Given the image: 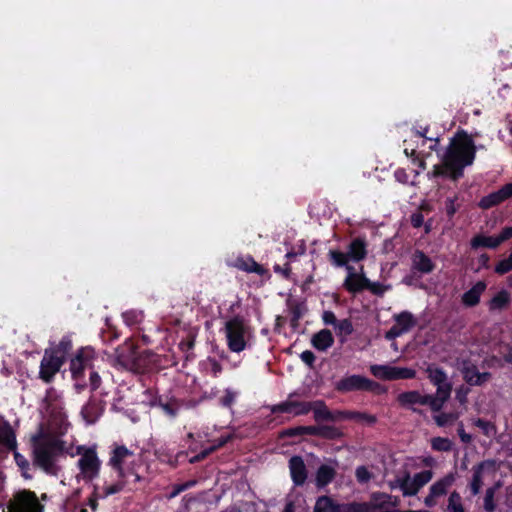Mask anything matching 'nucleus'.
<instances>
[{
  "mask_svg": "<svg viewBox=\"0 0 512 512\" xmlns=\"http://www.w3.org/2000/svg\"><path fill=\"white\" fill-rule=\"evenodd\" d=\"M430 383L436 387L435 394H421L417 390L405 391L398 395L397 401L402 407L416 412L413 405L429 406L432 412H440L445 403L450 399L452 383L448 379L446 371L435 364H430L425 370Z\"/></svg>",
  "mask_w": 512,
  "mask_h": 512,
  "instance_id": "f257e3e1",
  "label": "nucleus"
},
{
  "mask_svg": "<svg viewBox=\"0 0 512 512\" xmlns=\"http://www.w3.org/2000/svg\"><path fill=\"white\" fill-rule=\"evenodd\" d=\"M96 359L95 350L91 347H81L75 356L70 360V372L75 381L74 388L81 393L87 387L85 371H89V387L92 392L96 391L102 384V379L94 367Z\"/></svg>",
  "mask_w": 512,
  "mask_h": 512,
  "instance_id": "f03ea898",
  "label": "nucleus"
},
{
  "mask_svg": "<svg viewBox=\"0 0 512 512\" xmlns=\"http://www.w3.org/2000/svg\"><path fill=\"white\" fill-rule=\"evenodd\" d=\"M475 154V144L470 137L451 142L443 156V163L449 170V178L453 181L462 178L464 168L473 163Z\"/></svg>",
  "mask_w": 512,
  "mask_h": 512,
  "instance_id": "7ed1b4c3",
  "label": "nucleus"
},
{
  "mask_svg": "<svg viewBox=\"0 0 512 512\" xmlns=\"http://www.w3.org/2000/svg\"><path fill=\"white\" fill-rule=\"evenodd\" d=\"M118 363L136 374H145L155 370L159 365V356L155 352L143 349L140 350L136 345L129 343L117 353Z\"/></svg>",
  "mask_w": 512,
  "mask_h": 512,
  "instance_id": "20e7f679",
  "label": "nucleus"
},
{
  "mask_svg": "<svg viewBox=\"0 0 512 512\" xmlns=\"http://www.w3.org/2000/svg\"><path fill=\"white\" fill-rule=\"evenodd\" d=\"M65 442L58 438H49L34 444L33 465L47 475L58 476L61 470L57 459L65 454Z\"/></svg>",
  "mask_w": 512,
  "mask_h": 512,
  "instance_id": "39448f33",
  "label": "nucleus"
},
{
  "mask_svg": "<svg viewBox=\"0 0 512 512\" xmlns=\"http://www.w3.org/2000/svg\"><path fill=\"white\" fill-rule=\"evenodd\" d=\"M76 455L79 456L76 463L79 473L76 479L86 484H98L95 480L100 476L102 460L98 456L97 445H79L76 447Z\"/></svg>",
  "mask_w": 512,
  "mask_h": 512,
  "instance_id": "423d86ee",
  "label": "nucleus"
},
{
  "mask_svg": "<svg viewBox=\"0 0 512 512\" xmlns=\"http://www.w3.org/2000/svg\"><path fill=\"white\" fill-rule=\"evenodd\" d=\"M224 332L228 349L240 353L247 347L252 328L242 315H234L225 322Z\"/></svg>",
  "mask_w": 512,
  "mask_h": 512,
  "instance_id": "0eeeda50",
  "label": "nucleus"
},
{
  "mask_svg": "<svg viewBox=\"0 0 512 512\" xmlns=\"http://www.w3.org/2000/svg\"><path fill=\"white\" fill-rule=\"evenodd\" d=\"M7 512H45V506L37 494L30 489H21L12 495L6 504Z\"/></svg>",
  "mask_w": 512,
  "mask_h": 512,
  "instance_id": "6e6552de",
  "label": "nucleus"
},
{
  "mask_svg": "<svg viewBox=\"0 0 512 512\" xmlns=\"http://www.w3.org/2000/svg\"><path fill=\"white\" fill-rule=\"evenodd\" d=\"M134 455V452L129 450L125 445L114 444L110 451V457L107 465L111 467V469L116 474V479L110 481L111 484H123V490L127 485V473L124 468V463L127 458Z\"/></svg>",
  "mask_w": 512,
  "mask_h": 512,
  "instance_id": "1a4fd4ad",
  "label": "nucleus"
},
{
  "mask_svg": "<svg viewBox=\"0 0 512 512\" xmlns=\"http://www.w3.org/2000/svg\"><path fill=\"white\" fill-rule=\"evenodd\" d=\"M370 373L377 379L394 381L400 379H414L416 370L408 367H396L388 364H373L369 368Z\"/></svg>",
  "mask_w": 512,
  "mask_h": 512,
  "instance_id": "9d476101",
  "label": "nucleus"
},
{
  "mask_svg": "<svg viewBox=\"0 0 512 512\" xmlns=\"http://www.w3.org/2000/svg\"><path fill=\"white\" fill-rule=\"evenodd\" d=\"M92 493L87 499V505L93 510L98 509V500L105 499L123 491V484H111L107 477L103 478V484H91Z\"/></svg>",
  "mask_w": 512,
  "mask_h": 512,
  "instance_id": "9b49d317",
  "label": "nucleus"
},
{
  "mask_svg": "<svg viewBox=\"0 0 512 512\" xmlns=\"http://www.w3.org/2000/svg\"><path fill=\"white\" fill-rule=\"evenodd\" d=\"M295 393H291L286 401L271 406L270 411L273 414L288 413L294 416L307 415L313 408L312 402L293 400Z\"/></svg>",
  "mask_w": 512,
  "mask_h": 512,
  "instance_id": "f8f14e48",
  "label": "nucleus"
},
{
  "mask_svg": "<svg viewBox=\"0 0 512 512\" xmlns=\"http://www.w3.org/2000/svg\"><path fill=\"white\" fill-rule=\"evenodd\" d=\"M347 272V277L343 283L345 290L352 294L364 291L369 279L363 273H356L353 266H347Z\"/></svg>",
  "mask_w": 512,
  "mask_h": 512,
  "instance_id": "ddd939ff",
  "label": "nucleus"
},
{
  "mask_svg": "<svg viewBox=\"0 0 512 512\" xmlns=\"http://www.w3.org/2000/svg\"><path fill=\"white\" fill-rule=\"evenodd\" d=\"M62 366L63 364L60 359L56 357H49L44 353L40 362L39 378L45 383H51Z\"/></svg>",
  "mask_w": 512,
  "mask_h": 512,
  "instance_id": "4468645a",
  "label": "nucleus"
},
{
  "mask_svg": "<svg viewBox=\"0 0 512 512\" xmlns=\"http://www.w3.org/2000/svg\"><path fill=\"white\" fill-rule=\"evenodd\" d=\"M290 476L295 486H303L308 477V471L303 458L299 455L292 456L288 461Z\"/></svg>",
  "mask_w": 512,
  "mask_h": 512,
  "instance_id": "2eb2a0df",
  "label": "nucleus"
},
{
  "mask_svg": "<svg viewBox=\"0 0 512 512\" xmlns=\"http://www.w3.org/2000/svg\"><path fill=\"white\" fill-rule=\"evenodd\" d=\"M367 377L362 375H350L341 378L335 383V390L339 393H349L353 391H364Z\"/></svg>",
  "mask_w": 512,
  "mask_h": 512,
  "instance_id": "dca6fc26",
  "label": "nucleus"
},
{
  "mask_svg": "<svg viewBox=\"0 0 512 512\" xmlns=\"http://www.w3.org/2000/svg\"><path fill=\"white\" fill-rule=\"evenodd\" d=\"M234 267L246 273H255L259 276H265L267 278H270L271 276L269 270L256 262L250 255L237 257L234 261Z\"/></svg>",
  "mask_w": 512,
  "mask_h": 512,
  "instance_id": "f3484780",
  "label": "nucleus"
},
{
  "mask_svg": "<svg viewBox=\"0 0 512 512\" xmlns=\"http://www.w3.org/2000/svg\"><path fill=\"white\" fill-rule=\"evenodd\" d=\"M411 267L420 275H426L435 270L436 264L426 253L416 249L411 256Z\"/></svg>",
  "mask_w": 512,
  "mask_h": 512,
  "instance_id": "a211bd4d",
  "label": "nucleus"
},
{
  "mask_svg": "<svg viewBox=\"0 0 512 512\" xmlns=\"http://www.w3.org/2000/svg\"><path fill=\"white\" fill-rule=\"evenodd\" d=\"M0 446L8 451L17 449L16 433L9 421L5 419L0 423Z\"/></svg>",
  "mask_w": 512,
  "mask_h": 512,
  "instance_id": "6ab92c4d",
  "label": "nucleus"
},
{
  "mask_svg": "<svg viewBox=\"0 0 512 512\" xmlns=\"http://www.w3.org/2000/svg\"><path fill=\"white\" fill-rule=\"evenodd\" d=\"M366 503L369 505L370 511L372 509L396 507L399 503V499L387 493L373 492L370 496V501Z\"/></svg>",
  "mask_w": 512,
  "mask_h": 512,
  "instance_id": "aec40b11",
  "label": "nucleus"
},
{
  "mask_svg": "<svg viewBox=\"0 0 512 512\" xmlns=\"http://www.w3.org/2000/svg\"><path fill=\"white\" fill-rule=\"evenodd\" d=\"M367 241L364 237L354 238L348 245L347 254L349 260L360 262L367 257Z\"/></svg>",
  "mask_w": 512,
  "mask_h": 512,
  "instance_id": "412c9836",
  "label": "nucleus"
},
{
  "mask_svg": "<svg viewBox=\"0 0 512 512\" xmlns=\"http://www.w3.org/2000/svg\"><path fill=\"white\" fill-rule=\"evenodd\" d=\"M487 285L484 281H478L474 284L468 291H466L462 297L461 301L466 307H475L479 304L481 295L486 290Z\"/></svg>",
  "mask_w": 512,
  "mask_h": 512,
  "instance_id": "4be33fe9",
  "label": "nucleus"
},
{
  "mask_svg": "<svg viewBox=\"0 0 512 512\" xmlns=\"http://www.w3.org/2000/svg\"><path fill=\"white\" fill-rule=\"evenodd\" d=\"M333 344L334 336L329 329H321L311 338V345L318 351H327Z\"/></svg>",
  "mask_w": 512,
  "mask_h": 512,
  "instance_id": "5701e85b",
  "label": "nucleus"
},
{
  "mask_svg": "<svg viewBox=\"0 0 512 512\" xmlns=\"http://www.w3.org/2000/svg\"><path fill=\"white\" fill-rule=\"evenodd\" d=\"M490 461H482L472 467V478L469 483V488L472 496H476L480 493L483 485V473L487 465H490Z\"/></svg>",
  "mask_w": 512,
  "mask_h": 512,
  "instance_id": "b1692460",
  "label": "nucleus"
},
{
  "mask_svg": "<svg viewBox=\"0 0 512 512\" xmlns=\"http://www.w3.org/2000/svg\"><path fill=\"white\" fill-rule=\"evenodd\" d=\"M336 468L327 464H322L318 467L315 476L316 486L323 488L329 485L336 477Z\"/></svg>",
  "mask_w": 512,
  "mask_h": 512,
  "instance_id": "393cba45",
  "label": "nucleus"
},
{
  "mask_svg": "<svg viewBox=\"0 0 512 512\" xmlns=\"http://www.w3.org/2000/svg\"><path fill=\"white\" fill-rule=\"evenodd\" d=\"M395 326L401 330L402 334L409 332L417 325V320L414 315L409 311H402L393 316Z\"/></svg>",
  "mask_w": 512,
  "mask_h": 512,
  "instance_id": "a878e982",
  "label": "nucleus"
},
{
  "mask_svg": "<svg viewBox=\"0 0 512 512\" xmlns=\"http://www.w3.org/2000/svg\"><path fill=\"white\" fill-rule=\"evenodd\" d=\"M455 474L454 473H448L441 479L434 482L429 490H431L432 495H436L437 497H441L447 493V490L449 487L453 485L455 482Z\"/></svg>",
  "mask_w": 512,
  "mask_h": 512,
  "instance_id": "bb28decb",
  "label": "nucleus"
},
{
  "mask_svg": "<svg viewBox=\"0 0 512 512\" xmlns=\"http://www.w3.org/2000/svg\"><path fill=\"white\" fill-rule=\"evenodd\" d=\"M506 201L505 195L503 194L502 187L498 189L497 191L491 192L486 196H483L478 206L483 210L491 209L501 203Z\"/></svg>",
  "mask_w": 512,
  "mask_h": 512,
  "instance_id": "cd10ccee",
  "label": "nucleus"
},
{
  "mask_svg": "<svg viewBox=\"0 0 512 512\" xmlns=\"http://www.w3.org/2000/svg\"><path fill=\"white\" fill-rule=\"evenodd\" d=\"M470 246L474 250L479 248L496 249L499 247V242L496 236L477 234L471 239Z\"/></svg>",
  "mask_w": 512,
  "mask_h": 512,
  "instance_id": "c85d7f7f",
  "label": "nucleus"
},
{
  "mask_svg": "<svg viewBox=\"0 0 512 512\" xmlns=\"http://www.w3.org/2000/svg\"><path fill=\"white\" fill-rule=\"evenodd\" d=\"M313 408L311 411L314 413L316 422L320 421H333L332 411H330L325 402L322 400L313 401Z\"/></svg>",
  "mask_w": 512,
  "mask_h": 512,
  "instance_id": "c756f323",
  "label": "nucleus"
},
{
  "mask_svg": "<svg viewBox=\"0 0 512 512\" xmlns=\"http://www.w3.org/2000/svg\"><path fill=\"white\" fill-rule=\"evenodd\" d=\"M510 303V294L506 290L496 293L489 301V310H502Z\"/></svg>",
  "mask_w": 512,
  "mask_h": 512,
  "instance_id": "7c9ffc66",
  "label": "nucleus"
},
{
  "mask_svg": "<svg viewBox=\"0 0 512 512\" xmlns=\"http://www.w3.org/2000/svg\"><path fill=\"white\" fill-rule=\"evenodd\" d=\"M81 413L84 419L89 423H94L100 416V407L96 400L90 399L83 406Z\"/></svg>",
  "mask_w": 512,
  "mask_h": 512,
  "instance_id": "2f4dec72",
  "label": "nucleus"
},
{
  "mask_svg": "<svg viewBox=\"0 0 512 512\" xmlns=\"http://www.w3.org/2000/svg\"><path fill=\"white\" fill-rule=\"evenodd\" d=\"M12 452H13L15 463L21 472V476L26 480H31L33 478V475L30 473L31 465H30V462L28 461V459L25 456H23L21 453H19L17 451V449L12 450Z\"/></svg>",
  "mask_w": 512,
  "mask_h": 512,
  "instance_id": "473e14b6",
  "label": "nucleus"
},
{
  "mask_svg": "<svg viewBox=\"0 0 512 512\" xmlns=\"http://www.w3.org/2000/svg\"><path fill=\"white\" fill-rule=\"evenodd\" d=\"M334 512H369V505L366 502H336Z\"/></svg>",
  "mask_w": 512,
  "mask_h": 512,
  "instance_id": "72a5a7b5",
  "label": "nucleus"
},
{
  "mask_svg": "<svg viewBox=\"0 0 512 512\" xmlns=\"http://www.w3.org/2000/svg\"><path fill=\"white\" fill-rule=\"evenodd\" d=\"M336 501L328 495L319 496L316 499L313 512H334Z\"/></svg>",
  "mask_w": 512,
  "mask_h": 512,
  "instance_id": "f704fd0d",
  "label": "nucleus"
},
{
  "mask_svg": "<svg viewBox=\"0 0 512 512\" xmlns=\"http://www.w3.org/2000/svg\"><path fill=\"white\" fill-rule=\"evenodd\" d=\"M181 408V402L174 396H169L162 405V411L170 418L177 417Z\"/></svg>",
  "mask_w": 512,
  "mask_h": 512,
  "instance_id": "c9c22d12",
  "label": "nucleus"
},
{
  "mask_svg": "<svg viewBox=\"0 0 512 512\" xmlns=\"http://www.w3.org/2000/svg\"><path fill=\"white\" fill-rule=\"evenodd\" d=\"M399 488L401 489L403 496H415L419 492L408 472L401 477Z\"/></svg>",
  "mask_w": 512,
  "mask_h": 512,
  "instance_id": "e433bc0d",
  "label": "nucleus"
},
{
  "mask_svg": "<svg viewBox=\"0 0 512 512\" xmlns=\"http://www.w3.org/2000/svg\"><path fill=\"white\" fill-rule=\"evenodd\" d=\"M201 367L203 371L209 373L214 378L219 377L223 370L221 363L213 357H208L205 361H203L201 363Z\"/></svg>",
  "mask_w": 512,
  "mask_h": 512,
  "instance_id": "4c0bfd02",
  "label": "nucleus"
},
{
  "mask_svg": "<svg viewBox=\"0 0 512 512\" xmlns=\"http://www.w3.org/2000/svg\"><path fill=\"white\" fill-rule=\"evenodd\" d=\"M330 263L335 267H345L347 269L349 257L347 252L344 253L340 250L331 249L328 253Z\"/></svg>",
  "mask_w": 512,
  "mask_h": 512,
  "instance_id": "58836bf2",
  "label": "nucleus"
},
{
  "mask_svg": "<svg viewBox=\"0 0 512 512\" xmlns=\"http://www.w3.org/2000/svg\"><path fill=\"white\" fill-rule=\"evenodd\" d=\"M306 311V307L304 303H294L290 305V325L293 328H297L299 326V321L303 317L304 312Z\"/></svg>",
  "mask_w": 512,
  "mask_h": 512,
  "instance_id": "ea45409f",
  "label": "nucleus"
},
{
  "mask_svg": "<svg viewBox=\"0 0 512 512\" xmlns=\"http://www.w3.org/2000/svg\"><path fill=\"white\" fill-rule=\"evenodd\" d=\"M463 379L465 382L471 386H480L479 381V370L475 365H470L464 367L463 369Z\"/></svg>",
  "mask_w": 512,
  "mask_h": 512,
  "instance_id": "a19ab883",
  "label": "nucleus"
},
{
  "mask_svg": "<svg viewBox=\"0 0 512 512\" xmlns=\"http://www.w3.org/2000/svg\"><path fill=\"white\" fill-rule=\"evenodd\" d=\"M453 443L449 438L445 437H434L431 439V448L434 451L449 452L452 450Z\"/></svg>",
  "mask_w": 512,
  "mask_h": 512,
  "instance_id": "79ce46f5",
  "label": "nucleus"
},
{
  "mask_svg": "<svg viewBox=\"0 0 512 512\" xmlns=\"http://www.w3.org/2000/svg\"><path fill=\"white\" fill-rule=\"evenodd\" d=\"M447 510L448 512H465L462 504V498L457 491H453L450 493L448 498Z\"/></svg>",
  "mask_w": 512,
  "mask_h": 512,
  "instance_id": "37998d69",
  "label": "nucleus"
},
{
  "mask_svg": "<svg viewBox=\"0 0 512 512\" xmlns=\"http://www.w3.org/2000/svg\"><path fill=\"white\" fill-rule=\"evenodd\" d=\"M336 329L337 336H349L353 333L354 327L352 321L349 318L338 320L334 326Z\"/></svg>",
  "mask_w": 512,
  "mask_h": 512,
  "instance_id": "c03bdc74",
  "label": "nucleus"
},
{
  "mask_svg": "<svg viewBox=\"0 0 512 512\" xmlns=\"http://www.w3.org/2000/svg\"><path fill=\"white\" fill-rule=\"evenodd\" d=\"M343 436V432L331 425H321L320 437L327 440L340 439Z\"/></svg>",
  "mask_w": 512,
  "mask_h": 512,
  "instance_id": "a18cd8bd",
  "label": "nucleus"
},
{
  "mask_svg": "<svg viewBox=\"0 0 512 512\" xmlns=\"http://www.w3.org/2000/svg\"><path fill=\"white\" fill-rule=\"evenodd\" d=\"M512 271V249L507 258L500 260L494 268V272L498 275H504Z\"/></svg>",
  "mask_w": 512,
  "mask_h": 512,
  "instance_id": "49530a36",
  "label": "nucleus"
},
{
  "mask_svg": "<svg viewBox=\"0 0 512 512\" xmlns=\"http://www.w3.org/2000/svg\"><path fill=\"white\" fill-rule=\"evenodd\" d=\"M123 320L128 326H135L143 320V313L136 310H129L122 314Z\"/></svg>",
  "mask_w": 512,
  "mask_h": 512,
  "instance_id": "de8ad7c7",
  "label": "nucleus"
},
{
  "mask_svg": "<svg viewBox=\"0 0 512 512\" xmlns=\"http://www.w3.org/2000/svg\"><path fill=\"white\" fill-rule=\"evenodd\" d=\"M474 425L480 428L482 433L487 437H490L496 433V426L492 422L485 419L477 418L474 421Z\"/></svg>",
  "mask_w": 512,
  "mask_h": 512,
  "instance_id": "09e8293b",
  "label": "nucleus"
},
{
  "mask_svg": "<svg viewBox=\"0 0 512 512\" xmlns=\"http://www.w3.org/2000/svg\"><path fill=\"white\" fill-rule=\"evenodd\" d=\"M432 477L433 472L431 470H423L421 472L416 473L412 479L418 490H420L432 479Z\"/></svg>",
  "mask_w": 512,
  "mask_h": 512,
  "instance_id": "8fccbe9b",
  "label": "nucleus"
},
{
  "mask_svg": "<svg viewBox=\"0 0 512 512\" xmlns=\"http://www.w3.org/2000/svg\"><path fill=\"white\" fill-rule=\"evenodd\" d=\"M372 476V473L364 465L358 466L355 470L356 480L360 484L368 483L372 479Z\"/></svg>",
  "mask_w": 512,
  "mask_h": 512,
  "instance_id": "3c124183",
  "label": "nucleus"
},
{
  "mask_svg": "<svg viewBox=\"0 0 512 512\" xmlns=\"http://www.w3.org/2000/svg\"><path fill=\"white\" fill-rule=\"evenodd\" d=\"M457 419V415L455 413H440L434 416V421L439 427H445L446 425L452 423Z\"/></svg>",
  "mask_w": 512,
  "mask_h": 512,
  "instance_id": "603ef678",
  "label": "nucleus"
},
{
  "mask_svg": "<svg viewBox=\"0 0 512 512\" xmlns=\"http://www.w3.org/2000/svg\"><path fill=\"white\" fill-rule=\"evenodd\" d=\"M494 496H495V489L493 487L488 488L486 490L485 497H484V509L487 512H494V510L496 509Z\"/></svg>",
  "mask_w": 512,
  "mask_h": 512,
  "instance_id": "864d4df0",
  "label": "nucleus"
},
{
  "mask_svg": "<svg viewBox=\"0 0 512 512\" xmlns=\"http://www.w3.org/2000/svg\"><path fill=\"white\" fill-rule=\"evenodd\" d=\"M225 394L219 399V404L224 408H231L236 400L237 393L231 389H225Z\"/></svg>",
  "mask_w": 512,
  "mask_h": 512,
  "instance_id": "5fc2aeb1",
  "label": "nucleus"
},
{
  "mask_svg": "<svg viewBox=\"0 0 512 512\" xmlns=\"http://www.w3.org/2000/svg\"><path fill=\"white\" fill-rule=\"evenodd\" d=\"M352 420L364 421L369 425H374L377 422L375 415L359 411H352Z\"/></svg>",
  "mask_w": 512,
  "mask_h": 512,
  "instance_id": "6e6d98bb",
  "label": "nucleus"
},
{
  "mask_svg": "<svg viewBox=\"0 0 512 512\" xmlns=\"http://www.w3.org/2000/svg\"><path fill=\"white\" fill-rule=\"evenodd\" d=\"M364 391L373 392L377 395H380L386 393L387 389L380 383L367 378L366 387L364 388Z\"/></svg>",
  "mask_w": 512,
  "mask_h": 512,
  "instance_id": "4d7b16f0",
  "label": "nucleus"
},
{
  "mask_svg": "<svg viewBox=\"0 0 512 512\" xmlns=\"http://www.w3.org/2000/svg\"><path fill=\"white\" fill-rule=\"evenodd\" d=\"M56 347L61 351V353L65 354L66 356L70 353L72 350V340L70 336L65 335L61 338L60 342L56 345Z\"/></svg>",
  "mask_w": 512,
  "mask_h": 512,
  "instance_id": "13d9d810",
  "label": "nucleus"
},
{
  "mask_svg": "<svg viewBox=\"0 0 512 512\" xmlns=\"http://www.w3.org/2000/svg\"><path fill=\"white\" fill-rule=\"evenodd\" d=\"M386 289L387 288L382 283L372 282L370 280L365 288V290L370 291L372 294L376 296H382L385 293Z\"/></svg>",
  "mask_w": 512,
  "mask_h": 512,
  "instance_id": "bf43d9fd",
  "label": "nucleus"
},
{
  "mask_svg": "<svg viewBox=\"0 0 512 512\" xmlns=\"http://www.w3.org/2000/svg\"><path fill=\"white\" fill-rule=\"evenodd\" d=\"M456 200L457 196L453 198L449 197L445 200V212L449 219H452L458 210V207L455 204Z\"/></svg>",
  "mask_w": 512,
  "mask_h": 512,
  "instance_id": "052dcab7",
  "label": "nucleus"
},
{
  "mask_svg": "<svg viewBox=\"0 0 512 512\" xmlns=\"http://www.w3.org/2000/svg\"><path fill=\"white\" fill-rule=\"evenodd\" d=\"M303 436V426H296L284 429L280 432L279 438Z\"/></svg>",
  "mask_w": 512,
  "mask_h": 512,
  "instance_id": "680f3d73",
  "label": "nucleus"
},
{
  "mask_svg": "<svg viewBox=\"0 0 512 512\" xmlns=\"http://www.w3.org/2000/svg\"><path fill=\"white\" fill-rule=\"evenodd\" d=\"M422 275H420L416 270L411 267L410 273L403 277L402 283L407 286H412L418 281Z\"/></svg>",
  "mask_w": 512,
  "mask_h": 512,
  "instance_id": "e2e57ef3",
  "label": "nucleus"
},
{
  "mask_svg": "<svg viewBox=\"0 0 512 512\" xmlns=\"http://www.w3.org/2000/svg\"><path fill=\"white\" fill-rule=\"evenodd\" d=\"M44 353L49 357H56L60 359L63 365L66 362L67 356L61 353V351L56 346L45 349Z\"/></svg>",
  "mask_w": 512,
  "mask_h": 512,
  "instance_id": "0e129e2a",
  "label": "nucleus"
},
{
  "mask_svg": "<svg viewBox=\"0 0 512 512\" xmlns=\"http://www.w3.org/2000/svg\"><path fill=\"white\" fill-rule=\"evenodd\" d=\"M301 360L310 368L314 366L316 356L311 350H305L300 354Z\"/></svg>",
  "mask_w": 512,
  "mask_h": 512,
  "instance_id": "69168bd1",
  "label": "nucleus"
},
{
  "mask_svg": "<svg viewBox=\"0 0 512 512\" xmlns=\"http://www.w3.org/2000/svg\"><path fill=\"white\" fill-rule=\"evenodd\" d=\"M322 321L325 325H332L335 326L337 323L336 315L333 311L325 310L322 313Z\"/></svg>",
  "mask_w": 512,
  "mask_h": 512,
  "instance_id": "338daca9",
  "label": "nucleus"
},
{
  "mask_svg": "<svg viewBox=\"0 0 512 512\" xmlns=\"http://www.w3.org/2000/svg\"><path fill=\"white\" fill-rule=\"evenodd\" d=\"M497 240L499 242V246L512 238V226H506L504 227L501 232L496 236Z\"/></svg>",
  "mask_w": 512,
  "mask_h": 512,
  "instance_id": "774afa93",
  "label": "nucleus"
}]
</instances>
